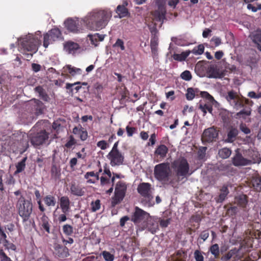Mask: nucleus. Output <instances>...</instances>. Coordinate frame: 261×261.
I'll return each mask as SVG.
<instances>
[{"label": "nucleus", "instance_id": "nucleus-12", "mask_svg": "<svg viewBox=\"0 0 261 261\" xmlns=\"http://www.w3.org/2000/svg\"><path fill=\"white\" fill-rule=\"evenodd\" d=\"M232 162L235 166H244L252 164V161L244 158L242 154L239 152V149L236 150V154L232 158Z\"/></svg>", "mask_w": 261, "mask_h": 261}, {"label": "nucleus", "instance_id": "nucleus-33", "mask_svg": "<svg viewBox=\"0 0 261 261\" xmlns=\"http://www.w3.org/2000/svg\"><path fill=\"white\" fill-rule=\"evenodd\" d=\"M88 37H89L91 43L94 44L95 46L97 45V43H94V39L98 40V41H102L105 37V35H99L98 34H96L94 35H89Z\"/></svg>", "mask_w": 261, "mask_h": 261}, {"label": "nucleus", "instance_id": "nucleus-46", "mask_svg": "<svg viewBox=\"0 0 261 261\" xmlns=\"http://www.w3.org/2000/svg\"><path fill=\"white\" fill-rule=\"evenodd\" d=\"M63 230L64 232L67 235H70L73 232L72 227L68 224H66L63 226Z\"/></svg>", "mask_w": 261, "mask_h": 261}, {"label": "nucleus", "instance_id": "nucleus-51", "mask_svg": "<svg viewBox=\"0 0 261 261\" xmlns=\"http://www.w3.org/2000/svg\"><path fill=\"white\" fill-rule=\"evenodd\" d=\"M91 205L92 211L95 212L100 208V201L96 200L94 202H92Z\"/></svg>", "mask_w": 261, "mask_h": 261}, {"label": "nucleus", "instance_id": "nucleus-32", "mask_svg": "<svg viewBox=\"0 0 261 261\" xmlns=\"http://www.w3.org/2000/svg\"><path fill=\"white\" fill-rule=\"evenodd\" d=\"M167 151V147L164 145H161L156 149L155 153L161 157H164L166 155Z\"/></svg>", "mask_w": 261, "mask_h": 261}, {"label": "nucleus", "instance_id": "nucleus-38", "mask_svg": "<svg viewBox=\"0 0 261 261\" xmlns=\"http://www.w3.org/2000/svg\"><path fill=\"white\" fill-rule=\"evenodd\" d=\"M206 149L207 147H201L199 148L197 152L199 159L203 160L205 158Z\"/></svg>", "mask_w": 261, "mask_h": 261}, {"label": "nucleus", "instance_id": "nucleus-22", "mask_svg": "<svg viewBox=\"0 0 261 261\" xmlns=\"http://www.w3.org/2000/svg\"><path fill=\"white\" fill-rule=\"evenodd\" d=\"M238 134V130L236 128H231L227 134V138L225 141L227 142H233Z\"/></svg>", "mask_w": 261, "mask_h": 261}, {"label": "nucleus", "instance_id": "nucleus-27", "mask_svg": "<svg viewBox=\"0 0 261 261\" xmlns=\"http://www.w3.org/2000/svg\"><path fill=\"white\" fill-rule=\"evenodd\" d=\"M190 53L191 51L187 50L186 51L182 52L180 54H175L173 55V58L175 60L182 61L185 60Z\"/></svg>", "mask_w": 261, "mask_h": 261}, {"label": "nucleus", "instance_id": "nucleus-50", "mask_svg": "<svg viewBox=\"0 0 261 261\" xmlns=\"http://www.w3.org/2000/svg\"><path fill=\"white\" fill-rule=\"evenodd\" d=\"M51 41L50 37H49V35L46 33L44 35L43 46L45 48H47Z\"/></svg>", "mask_w": 261, "mask_h": 261}, {"label": "nucleus", "instance_id": "nucleus-18", "mask_svg": "<svg viewBox=\"0 0 261 261\" xmlns=\"http://www.w3.org/2000/svg\"><path fill=\"white\" fill-rule=\"evenodd\" d=\"M54 253L59 257L64 258L68 256V250L66 247L57 244L55 246Z\"/></svg>", "mask_w": 261, "mask_h": 261}, {"label": "nucleus", "instance_id": "nucleus-60", "mask_svg": "<svg viewBox=\"0 0 261 261\" xmlns=\"http://www.w3.org/2000/svg\"><path fill=\"white\" fill-rule=\"evenodd\" d=\"M8 256L6 255L5 253L2 249H0V259L1 261H5L6 259H8Z\"/></svg>", "mask_w": 261, "mask_h": 261}, {"label": "nucleus", "instance_id": "nucleus-63", "mask_svg": "<svg viewBox=\"0 0 261 261\" xmlns=\"http://www.w3.org/2000/svg\"><path fill=\"white\" fill-rule=\"evenodd\" d=\"M35 90L36 92H38L40 96H43L44 93V90L41 86H38L36 87L35 88Z\"/></svg>", "mask_w": 261, "mask_h": 261}, {"label": "nucleus", "instance_id": "nucleus-40", "mask_svg": "<svg viewBox=\"0 0 261 261\" xmlns=\"http://www.w3.org/2000/svg\"><path fill=\"white\" fill-rule=\"evenodd\" d=\"M195 91L192 88H189L187 89V93L186 94V98L188 100H192L195 97Z\"/></svg>", "mask_w": 261, "mask_h": 261}, {"label": "nucleus", "instance_id": "nucleus-36", "mask_svg": "<svg viewBox=\"0 0 261 261\" xmlns=\"http://www.w3.org/2000/svg\"><path fill=\"white\" fill-rule=\"evenodd\" d=\"M212 254L214 255L215 257L217 258L219 255V248L217 244L212 245L210 249Z\"/></svg>", "mask_w": 261, "mask_h": 261}, {"label": "nucleus", "instance_id": "nucleus-14", "mask_svg": "<svg viewBox=\"0 0 261 261\" xmlns=\"http://www.w3.org/2000/svg\"><path fill=\"white\" fill-rule=\"evenodd\" d=\"M225 70H221L217 65H211L207 69L208 77L212 78H222L225 76Z\"/></svg>", "mask_w": 261, "mask_h": 261}, {"label": "nucleus", "instance_id": "nucleus-21", "mask_svg": "<svg viewBox=\"0 0 261 261\" xmlns=\"http://www.w3.org/2000/svg\"><path fill=\"white\" fill-rule=\"evenodd\" d=\"M71 193L75 196H82L84 194V191L80 186L75 184H72L70 187Z\"/></svg>", "mask_w": 261, "mask_h": 261}, {"label": "nucleus", "instance_id": "nucleus-44", "mask_svg": "<svg viewBox=\"0 0 261 261\" xmlns=\"http://www.w3.org/2000/svg\"><path fill=\"white\" fill-rule=\"evenodd\" d=\"M102 255L106 261H113L114 259V255L108 251H103Z\"/></svg>", "mask_w": 261, "mask_h": 261}, {"label": "nucleus", "instance_id": "nucleus-42", "mask_svg": "<svg viewBox=\"0 0 261 261\" xmlns=\"http://www.w3.org/2000/svg\"><path fill=\"white\" fill-rule=\"evenodd\" d=\"M199 108L203 112L204 115L206 113V110H207L210 113H212L213 111L212 107L206 104L203 106L200 104Z\"/></svg>", "mask_w": 261, "mask_h": 261}, {"label": "nucleus", "instance_id": "nucleus-53", "mask_svg": "<svg viewBox=\"0 0 261 261\" xmlns=\"http://www.w3.org/2000/svg\"><path fill=\"white\" fill-rule=\"evenodd\" d=\"M240 128V129L245 134H248L250 133L249 128H248L245 124H241Z\"/></svg>", "mask_w": 261, "mask_h": 261}, {"label": "nucleus", "instance_id": "nucleus-31", "mask_svg": "<svg viewBox=\"0 0 261 261\" xmlns=\"http://www.w3.org/2000/svg\"><path fill=\"white\" fill-rule=\"evenodd\" d=\"M231 151L228 148H223L219 151L218 154L220 158L227 159L230 155Z\"/></svg>", "mask_w": 261, "mask_h": 261}, {"label": "nucleus", "instance_id": "nucleus-35", "mask_svg": "<svg viewBox=\"0 0 261 261\" xmlns=\"http://www.w3.org/2000/svg\"><path fill=\"white\" fill-rule=\"evenodd\" d=\"M44 202L45 204L49 206H54L56 204V201L55 198L50 195L46 196L44 199Z\"/></svg>", "mask_w": 261, "mask_h": 261}, {"label": "nucleus", "instance_id": "nucleus-52", "mask_svg": "<svg viewBox=\"0 0 261 261\" xmlns=\"http://www.w3.org/2000/svg\"><path fill=\"white\" fill-rule=\"evenodd\" d=\"M97 145L98 147H100L101 149L104 150L107 148L108 144L105 141L102 140V141H99L97 143Z\"/></svg>", "mask_w": 261, "mask_h": 261}, {"label": "nucleus", "instance_id": "nucleus-28", "mask_svg": "<svg viewBox=\"0 0 261 261\" xmlns=\"http://www.w3.org/2000/svg\"><path fill=\"white\" fill-rule=\"evenodd\" d=\"M158 39L155 37L153 38L151 40L150 47L153 56H156L158 55Z\"/></svg>", "mask_w": 261, "mask_h": 261}, {"label": "nucleus", "instance_id": "nucleus-37", "mask_svg": "<svg viewBox=\"0 0 261 261\" xmlns=\"http://www.w3.org/2000/svg\"><path fill=\"white\" fill-rule=\"evenodd\" d=\"M204 47L202 44H199L191 51L194 55H201L204 52Z\"/></svg>", "mask_w": 261, "mask_h": 261}, {"label": "nucleus", "instance_id": "nucleus-25", "mask_svg": "<svg viewBox=\"0 0 261 261\" xmlns=\"http://www.w3.org/2000/svg\"><path fill=\"white\" fill-rule=\"evenodd\" d=\"M116 12L119 18L127 16L129 14L128 10L124 6H118Z\"/></svg>", "mask_w": 261, "mask_h": 261}, {"label": "nucleus", "instance_id": "nucleus-20", "mask_svg": "<svg viewBox=\"0 0 261 261\" xmlns=\"http://www.w3.org/2000/svg\"><path fill=\"white\" fill-rule=\"evenodd\" d=\"M69 200L67 196L62 197L60 199V206L64 213H66L69 208Z\"/></svg>", "mask_w": 261, "mask_h": 261}, {"label": "nucleus", "instance_id": "nucleus-26", "mask_svg": "<svg viewBox=\"0 0 261 261\" xmlns=\"http://www.w3.org/2000/svg\"><path fill=\"white\" fill-rule=\"evenodd\" d=\"M235 202L242 207H245L247 203L246 196L245 195H239L236 198Z\"/></svg>", "mask_w": 261, "mask_h": 261}, {"label": "nucleus", "instance_id": "nucleus-56", "mask_svg": "<svg viewBox=\"0 0 261 261\" xmlns=\"http://www.w3.org/2000/svg\"><path fill=\"white\" fill-rule=\"evenodd\" d=\"M79 135L81 139L83 141L85 140L87 138V133L86 132L80 130Z\"/></svg>", "mask_w": 261, "mask_h": 261}, {"label": "nucleus", "instance_id": "nucleus-13", "mask_svg": "<svg viewBox=\"0 0 261 261\" xmlns=\"http://www.w3.org/2000/svg\"><path fill=\"white\" fill-rule=\"evenodd\" d=\"M137 191L141 196L147 198L149 200L153 198V196L151 194V185L149 183L143 182L139 184Z\"/></svg>", "mask_w": 261, "mask_h": 261}, {"label": "nucleus", "instance_id": "nucleus-19", "mask_svg": "<svg viewBox=\"0 0 261 261\" xmlns=\"http://www.w3.org/2000/svg\"><path fill=\"white\" fill-rule=\"evenodd\" d=\"M64 48L69 54H72L79 49L80 46L77 43L74 42L68 41L64 43Z\"/></svg>", "mask_w": 261, "mask_h": 261}, {"label": "nucleus", "instance_id": "nucleus-49", "mask_svg": "<svg viewBox=\"0 0 261 261\" xmlns=\"http://www.w3.org/2000/svg\"><path fill=\"white\" fill-rule=\"evenodd\" d=\"M113 46L115 47H120L122 50H124L125 49L124 42L120 39H118Z\"/></svg>", "mask_w": 261, "mask_h": 261}, {"label": "nucleus", "instance_id": "nucleus-61", "mask_svg": "<svg viewBox=\"0 0 261 261\" xmlns=\"http://www.w3.org/2000/svg\"><path fill=\"white\" fill-rule=\"evenodd\" d=\"M32 67L34 71L38 72L41 69V66L39 64L33 63L32 64Z\"/></svg>", "mask_w": 261, "mask_h": 261}, {"label": "nucleus", "instance_id": "nucleus-2", "mask_svg": "<svg viewBox=\"0 0 261 261\" xmlns=\"http://www.w3.org/2000/svg\"><path fill=\"white\" fill-rule=\"evenodd\" d=\"M17 208L18 214L22 218L23 222L28 221L32 213V203L21 196L17 201Z\"/></svg>", "mask_w": 261, "mask_h": 261}, {"label": "nucleus", "instance_id": "nucleus-24", "mask_svg": "<svg viewBox=\"0 0 261 261\" xmlns=\"http://www.w3.org/2000/svg\"><path fill=\"white\" fill-rule=\"evenodd\" d=\"M229 191L227 187L226 186H223L220 190V193L219 195L218 198L216 200L217 202L220 203L223 202L226 197Z\"/></svg>", "mask_w": 261, "mask_h": 261}, {"label": "nucleus", "instance_id": "nucleus-39", "mask_svg": "<svg viewBox=\"0 0 261 261\" xmlns=\"http://www.w3.org/2000/svg\"><path fill=\"white\" fill-rule=\"evenodd\" d=\"M52 176L55 178H59L60 175V171L58 168L55 165H53L51 169Z\"/></svg>", "mask_w": 261, "mask_h": 261}, {"label": "nucleus", "instance_id": "nucleus-8", "mask_svg": "<svg viewBox=\"0 0 261 261\" xmlns=\"http://www.w3.org/2000/svg\"><path fill=\"white\" fill-rule=\"evenodd\" d=\"M40 43L37 39L34 38L32 35H29L23 39L21 42L22 47L28 51L36 52Z\"/></svg>", "mask_w": 261, "mask_h": 261}, {"label": "nucleus", "instance_id": "nucleus-30", "mask_svg": "<svg viewBox=\"0 0 261 261\" xmlns=\"http://www.w3.org/2000/svg\"><path fill=\"white\" fill-rule=\"evenodd\" d=\"M26 160L27 158H24L20 162L16 164V170L15 172V174L21 172L24 169Z\"/></svg>", "mask_w": 261, "mask_h": 261}, {"label": "nucleus", "instance_id": "nucleus-7", "mask_svg": "<svg viewBox=\"0 0 261 261\" xmlns=\"http://www.w3.org/2000/svg\"><path fill=\"white\" fill-rule=\"evenodd\" d=\"M126 190V185L122 182H118L116 186L115 190V196L113 198L112 204L113 206L119 203L122 200Z\"/></svg>", "mask_w": 261, "mask_h": 261}, {"label": "nucleus", "instance_id": "nucleus-1", "mask_svg": "<svg viewBox=\"0 0 261 261\" xmlns=\"http://www.w3.org/2000/svg\"><path fill=\"white\" fill-rule=\"evenodd\" d=\"M109 19L108 13L104 11L92 12L83 19L86 24L91 23V28L93 30H99L104 28Z\"/></svg>", "mask_w": 261, "mask_h": 261}, {"label": "nucleus", "instance_id": "nucleus-10", "mask_svg": "<svg viewBox=\"0 0 261 261\" xmlns=\"http://www.w3.org/2000/svg\"><path fill=\"white\" fill-rule=\"evenodd\" d=\"M176 169L177 175L179 176H186L188 174L189 167L187 160L181 159L174 162Z\"/></svg>", "mask_w": 261, "mask_h": 261}, {"label": "nucleus", "instance_id": "nucleus-45", "mask_svg": "<svg viewBox=\"0 0 261 261\" xmlns=\"http://www.w3.org/2000/svg\"><path fill=\"white\" fill-rule=\"evenodd\" d=\"M180 77L185 81H190L192 79V75L189 71L186 70L181 74Z\"/></svg>", "mask_w": 261, "mask_h": 261}, {"label": "nucleus", "instance_id": "nucleus-43", "mask_svg": "<svg viewBox=\"0 0 261 261\" xmlns=\"http://www.w3.org/2000/svg\"><path fill=\"white\" fill-rule=\"evenodd\" d=\"M253 186L256 190H261V180L259 177H257L253 180Z\"/></svg>", "mask_w": 261, "mask_h": 261}, {"label": "nucleus", "instance_id": "nucleus-41", "mask_svg": "<svg viewBox=\"0 0 261 261\" xmlns=\"http://www.w3.org/2000/svg\"><path fill=\"white\" fill-rule=\"evenodd\" d=\"M66 68L68 70L69 73L72 76L75 75L76 73H80L81 71V70L80 68L72 67L70 65H67L66 66Z\"/></svg>", "mask_w": 261, "mask_h": 261}, {"label": "nucleus", "instance_id": "nucleus-6", "mask_svg": "<svg viewBox=\"0 0 261 261\" xmlns=\"http://www.w3.org/2000/svg\"><path fill=\"white\" fill-rule=\"evenodd\" d=\"M83 21V19L82 20ZM82 20L78 18H68L65 22V28L70 32L73 33H80L82 32L83 29L81 24Z\"/></svg>", "mask_w": 261, "mask_h": 261}, {"label": "nucleus", "instance_id": "nucleus-16", "mask_svg": "<svg viewBox=\"0 0 261 261\" xmlns=\"http://www.w3.org/2000/svg\"><path fill=\"white\" fill-rule=\"evenodd\" d=\"M108 159L111 161L112 166L120 165L123 161V156L119 151H110L108 155Z\"/></svg>", "mask_w": 261, "mask_h": 261}, {"label": "nucleus", "instance_id": "nucleus-4", "mask_svg": "<svg viewBox=\"0 0 261 261\" xmlns=\"http://www.w3.org/2000/svg\"><path fill=\"white\" fill-rule=\"evenodd\" d=\"M225 98L229 104L236 110H239L244 107L242 99L238 92L233 90L228 91L225 95Z\"/></svg>", "mask_w": 261, "mask_h": 261}, {"label": "nucleus", "instance_id": "nucleus-59", "mask_svg": "<svg viewBox=\"0 0 261 261\" xmlns=\"http://www.w3.org/2000/svg\"><path fill=\"white\" fill-rule=\"evenodd\" d=\"M170 223V219L162 220L160 221V225L163 227H166Z\"/></svg>", "mask_w": 261, "mask_h": 261}, {"label": "nucleus", "instance_id": "nucleus-29", "mask_svg": "<svg viewBox=\"0 0 261 261\" xmlns=\"http://www.w3.org/2000/svg\"><path fill=\"white\" fill-rule=\"evenodd\" d=\"M251 113V110L249 108L248 110L243 109L236 113L235 117L237 119L243 118L246 119V116H250Z\"/></svg>", "mask_w": 261, "mask_h": 261}, {"label": "nucleus", "instance_id": "nucleus-57", "mask_svg": "<svg viewBox=\"0 0 261 261\" xmlns=\"http://www.w3.org/2000/svg\"><path fill=\"white\" fill-rule=\"evenodd\" d=\"M42 228L45 230L48 233H49V225L47 221L44 220L42 224Z\"/></svg>", "mask_w": 261, "mask_h": 261}, {"label": "nucleus", "instance_id": "nucleus-23", "mask_svg": "<svg viewBox=\"0 0 261 261\" xmlns=\"http://www.w3.org/2000/svg\"><path fill=\"white\" fill-rule=\"evenodd\" d=\"M47 34L50 37V40L54 41L61 36V32L59 29L54 28L51 29Z\"/></svg>", "mask_w": 261, "mask_h": 261}, {"label": "nucleus", "instance_id": "nucleus-17", "mask_svg": "<svg viewBox=\"0 0 261 261\" xmlns=\"http://www.w3.org/2000/svg\"><path fill=\"white\" fill-rule=\"evenodd\" d=\"M249 37L255 44L257 49L261 51V30L257 29L252 32L249 35Z\"/></svg>", "mask_w": 261, "mask_h": 261}, {"label": "nucleus", "instance_id": "nucleus-9", "mask_svg": "<svg viewBox=\"0 0 261 261\" xmlns=\"http://www.w3.org/2000/svg\"><path fill=\"white\" fill-rule=\"evenodd\" d=\"M48 138V134L45 130H41L30 136V142L35 147L43 144Z\"/></svg>", "mask_w": 261, "mask_h": 261}, {"label": "nucleus", "instance_id": "nucleus-55", "mask_svg": "<svg viewBox=\"0 0 261 261\" xmlns=\"http://www.w3.org/2000/svg\"><path fill=\"white\" fill-rule=\"evenodd\" d=\"M127 135L128 136H132L135 132L136 129L135 127H129L128 126L126 127Z\"/></svg>", "mask_w": 261, "mask_h": 261}, {"label": "nucleus", "instance_id": "nucleus-58", "mask_svg": "<svg viewBox=\"0 0 261 261\" xmlns=\"http://www.w3.org/2000/svg\"><path fill=\"white\" fill-rule=\"evenodd\" d=\"M209 236V233L207 231H203L200 234V238L204 241H205Z\"/></svg>", "mask_w": 261, "mask_h": 261}, {"label": "nucleus", "instance_id": "nucleus-34", "mask_svg": "<svg viewBox=\"0 0 261 261\" xmlns=\"http://www.w3.org/2000/svg\"><path fill=\"white\" fill-rule=\"evenodd\" d=\"M238 252V250L236 248L231 249L226 254L221 257V260L223 261H228L232 257L234 254L237 253Z\"/></svg>", "mask_w": 261, "mask_h": 261}, {"label": "nucleus", "instance_id": "nucleus-47", "mask_svg": "<svg viewBox=\"0 0 261 261\" xmlns=\"http://www.w3.org/2000/svg\"><path fill=\"white\" fill-rule=\"evenodd\" d=\"M200 95L202 97H204L205 98H206L207 99H208L210 102H213L215 101V99L214 98H213V97L212 96H211L208 93H207V92H205V91H203V92H201V93H200Z\"/></svg>", "mask_w": 261, "mask_h": 261}, {"label": "nucleus", "instance_id": "nucleus-48", "mask_svg": "<svg viewBox=\"0 0 261 261\" xmlns=\"http://www.w3.org/2000/svg\"><path fill=\"white\" fill-rule=\"evenodd\" d=\"M194 254L196 261H203V256L200 251L196 250Z\"/></svg>", "mask_w": 261, "mask_h": 261}, {"label": "nucleus", "instance_id": "nucleus-54", "mask_svg": "<svg viewBox=\"0 0 261 261\" xmlns=\"http://www.w3.org/2000/svg\"><path fill=\"white\" fill-rule=\"evenodd\" d=\"M75 143L74 139L72 136L70 137V140L66 143L65 146L67 148L71 147Z\"/></svg>", "mask_w": 261, "mask_h": 261}, {"label": "nucleus", "instance_id": "nucleus-64", "mask_svg": "<svg viewBox=\"0 0 261 261\" xmlns=\"http://www.w3.org/2000/svg\"><path fill=\"white\" fill-rule=\"evenodd\" d=\"M100 182H101V185L104 186V185L109 184L110 182V181L106 177L101 176L100 177Z\"/></svg>", "mask_w": 261, "mask_h": 261}, {"label": "nucleus", "instance_id": "nucleus-62", "mask_svg": "<svg viewBox=\"0 0 261 261\" xmlns=\"http://www.w3.org/2000/svg\"><path fill=\"white\" fill-rule=\"evenodd\" d=\"M211 41L214 42L216 46L219 45L221 41V39L218 37H214L212 39Z\"/></svg>", "mask_w": 261, "mask_h": 261}, {"label": "nucleus", "instance_id": "nucleus-5", "mask_svg": "<svg viewBox=\"0 0 261 261\" xmlns=\"http://www.w3.org/2000/svg\"><path fill=\"white\" fill-rule=\"evenodd\" d=\"M155 3L158 6V9L152 12L151 15L153 16L154 19L161 21V25H162L166 19V10L165 3L162 0H156Z\"/></svg>", "mask_w": 261, "mask_h": 261}, {"label": "nucleus", "instance_id": "nucleus-11", "mask_svg": "<svg viewBox=\"0 0 261 261\" xmlns=\"http://www.w3.org/2000/svg\"><path fill=\"white\" fill-rule=\"evenodd\" d=\"M218 135V132L214 127H210L204 130L202 136L203 142H212L216 141Z\"/></svg>", "mask_w": 261, "mask_h": 261}, {"label": "nucleus", "instance_id": "nucleus-15", "mask_svg": "<svg viewBox=\"0 0 261 261\" xmlns=\"http://www.w3.org/2000/svg\"><path fill=\"white\" fill-rule=\"evenodd\" d=\"M149 217V214L139 208L136 207L135 212L132 217V221L134 223H140L141 221L147 219Z\"/></svg>", "mask_w": 261, "mask_h": 261}, {"label": "nucleus", "instance_id": "nucleus-3", "mask_svg": "<svg viewBox=\"0 0 261 261\" xmlns=\"http://www.w3.org/2000/svg\"><path fill=\"white\" fill-rule=\"evenodd\" d=\"M169 164L164 163L156 165L154 168V175L159 180H167L171 174Z\"/></svg>", "mask_w": 261, "mask_h": 261}]
</instances>
